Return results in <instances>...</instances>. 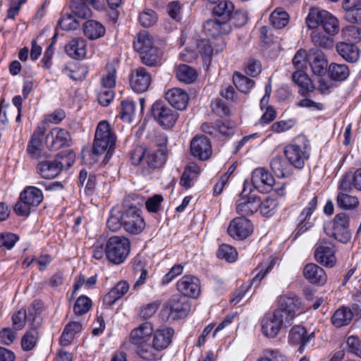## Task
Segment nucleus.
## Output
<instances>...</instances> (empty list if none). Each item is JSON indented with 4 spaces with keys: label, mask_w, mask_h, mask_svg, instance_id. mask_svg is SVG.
Listing matches in <instances>:
<instances>
[{
    "label": "nucleus",
    "mask_w": 361,
    "mask_h": 361,
    "mask_svg": "<svg viewBox=\"0 0 361 361\" xmlns=\"http://www.w3.org/2000/svg\"><path fill=\"white\" fill-rule=\"evenodd\" d=\"M310 145L304 135L298 136L284 147V154L290 164L296 169H302L310 158Z\"/></svg>",
    "instance_id": "5"
},
{
    "label": "nucleus",
    "mask_w": 361,
    "mask_h": 361,
    "mask_svg": "<svg viewBox=\"0 0 361 361\" xmlns=\"http://www.w3.org/2000/svg\"><path fill=\"white\" fill-rule=\"evenodd\" d=\"M317 197L314 196L300 214L298 218V223L296 235L302 234L313 226L314 222L311 216L317 208Z\"/></svg>",
    "instance_id": "18"
},
{
    "label": "nucleus",
    "mask_w": 361,
    "mask_h": 361,
    "mask_svg": "<svg viewBox=\"0 0 361 361\" xmlns=\"http://www.w3.org/2000/svg\"><path fill=\"white\" fill-rule=\"evenodd\" d=\"M234 5L229 1H221L214 8V13L223 21L228 23L233 13Z\"/></svg>",
    "instance_id": "41"
},
{
    "label": "nucleus",
    "mask_w": 361,
    "mask_h": 361,
    "mask_svg": "<svg viewBox=\"0 0 361 361\" xmlns=\"http://www.w3.org/2000/svg\"><path fill=\"white\" fill-rule=\"evenodd\" d=\"M141 210L135 205L124 204V229L132 235L140 233L145 227Z\"/></svg>",
    "instance_id": "10"
},
{
    "label": "nucleus",
    "mask_w": 361,
    "mask_h": 361,
    "mask_svg": "<svg viewBox=\"0 0 361 361\" xmlns=\"http://www.w3.org/2000/svg\"><path fill=\"white\" fill-rule=\"evenodd\" d=\"M353 314L351 310L346 307H341L335 311L331 317L332 324L336 328L348 325L352 321Z\"/></svg>",
    "instance_id": "35"
},
{
    "label": "nucleus",
    "mask_w": 361,
    "mask_h": 361,
    "mask_svg": "<svg viewBox=\"0 0 361 361\" xmlns=\"http://www.w3.org/2000/svg\"><path fill=\"white\" fill-rule=\"evenodd\" d=\"M252 232V224L244 217L233 219L228 228V234L235 239L243 240L248 237Z\"/></svg>",
    "instance_id": "17"
},
{
    "label": "nucleus",
    "mask_w": 361,
    "mask_h": 361,
    "mask_svg": "<svg viewBox=\"0 0 361 361\" xmlns=\"http://www.w3.org/2000/svg\"><path fill=\"white\" fill-rule=\"evenodd\" d=\"M217 256L219 258L225 259L228 262H233L237 259L238 252L233 247L223 244L218 250Z\"/></svg>",
    "instance_id": "53"
},
{
    "label": "nucleus",
    "mask_w": 361,
    "mask_h": 361,
    "mask_svg": "<svg viewBox=\"0 0 361 361\" xmlns=\"http://www.w3.org/2000/svg\"><path fill=\"white\" fill-rule=\"evenodd\" d=\"M75 158V154L69 151L60 153L55 159L57 162L61 163V164H60L61 171L63 169H69L73 164Z\"/></svg>",
    "instance_id": "58"
},
{
    "label": "nucleus",
    "mask_w": 361,
    "mask_h": 361,
    "mask_svg": "<svg viewBox=\"0 0 361 361\" xmlns=\"http://www.w3.org/2000/svg\"><path fill=\"white\" fill-rule=\"evenodd\" d=\"M152 82V75L144 67H138L131 73L130 85L134 92L147 91Z\"/></svg>",
    "instance_id": "14"
},
{
    "label": "nucleus",
    "mask_w": 361,
    "mask_h": 361,
    "mask_svg": "<svg viewBox=\"0 0 361 361\" xmlns=\"http://www.w3.org/2000/svg\"><path fill=\"white\" fill-rule=\"evenodd\" d=\"M165 99L173 108L178 110H184L189 100L188 93L178 87L169 90L165 94Z\"/></svg>",
    "instance_id": "23"
},
{
    "label": "nucleus",
    "mask_w": 361,
    "mask_h": 361,
    "mask_svg": "<svg viewBox=\"0 0 361 361\" xmlns=\"http://www.w3.org/2000/svg\"><path fill=\"white\" fill-rule=\"evenodd\" d=\"M130 252V241L123 236H113L109 238L105 245L106 259L114 264H121Z\"/></svg>",
    "instance_id": "7"
},
{
    "label": "nucleus",
    "mask_w": 361,
    "mask_h": 361,
    "mask_svg": "<svg viewBox=\"0 0 361 361\" xmlns=\"http://www.w3.org/2000/svg\"><path fill=\"white\" fill-rule=\"evenodd\" d=\"M136 354L146 361H159L161 360V352L152 342H145L135 345Z\"/></svg>",
    "instance_id": "28"
},
{
    "label": "nucleus",
    "mask_w": 361,
    "mask_h": 361,
    "mask_svg": "<svg viewBox=\"0 0 361 361\" xmlns=\"http://www.w3.org/2000/svg\"><path fill=\"white\" fill-rule=\"evenodd\" d=\"M314 336L312 332L307 334L306 329L301 326H295L291 328L288 335L289 343L293 345H300L299 350L302 352L305 345L309 343Z\"/></svg>",
    "instance_id": "25"
},
{
    "label": "nucleus",
    "mask_w": 361,
    "mask_h": 361,
    "mask_svg": "<svg viewBox=\"0 0 361 361\" xmlns=\"http://www.w3.org/2000/svg\"><path fill=\"white\" fill-rule=\"evenodd\" d=\"M37 332L35 329L28 330L22 338L21 345L25 350H32L36 344Z\"/></svg>",
    "instance_id": "56"
},
{
    "label": "nucleus",
    "mask_w": 361,
    "mask_h": 361,
    "mask_svg": "<svg viewBox=\"0 0 361 361\" xmlns=\"http://www.w3.org/2000/svg\"><path fill=\"white\" fill-rule=\"evenodd\" d=\"M203 29L204 32L212 37H216L220 35L228 34L231 32V25L221 19H210L207 20L204 25Z\"/></svg>",
    "instance_id": "26"
},
{
    "label": "nucleus",
    "mask_w": 361,
    "mask_h": 361,
    "mask_svg": "<svg viewBox=\"0 0 361 361\" xmlns=\"http://www.w3.org/2000/svg\"><path fill=\"white\" fill-rule=\"evenodd\" d=\"M259 202L255 200L240 198L237 201L236 212L241 215H250L258 209Z\"/></svg>",
    "instance_id": "42"
},
{
    "label": "nucleus",
    "mask_w": 361,
    "mask_h": 361,
    "mask_svg": "<svg viewBox=\"0 0 361 361\" xmlns=\"http://www.w3.org/2000/svg\"><path fill=\"white\" fill-rule=\"evenodd\" d=\"M84 35L91 40L103 37L106 32L104 26L94 20H87L83 25Z\"/></svg>",
    "instance_id": "30"
},
{
    "label": "nucleus",
    "mask_w": 361,
    "mask_h": 361,
    "mask_svg": "<svg viewBox=\"0 0 361 361\" xmlns=\"http://www.w3.org/2000/svg\"><path fill=\"white\" fill-rule=\"evenodd\" d=\"M312 42L318 47L325 49H331L334 47V39L330 36L324 35L319 30L316 29L311 34Z\"/></svg>",
    "instance_id": "46"
},
{
    "label": "nucleus",
    "mask_w": 361,
    "mask_h": 361,
    "mask_svg": "<svg viewBox=\"0 0 361 361\" xmlns=\"http://www.w3.org/2000/svg\"><path fill=\"white\" fill-rule=\"evenodd\" d=\"M87 41L80 37L71 39L65 47L67 54L73 59H82L85 56Z\"/></svg>",
    "instance_id": "29"
},
{
    "label": "nucleus",
    "mask_w": 361,
    "mask_h": 361,
    "mask_svg": "<svg viewBox=\"0 0 361 361\" xmlns=\"http://www.w3.org/2000/svg\"><path fill=\"white\" fill-rule=\"evenodd\" d=\"M166 308L173 319H180L187 316L190 310L189 300L179 294L172 295L167 302Z\"/></svg>",
    "instance_id": "13"
},
{
    "label": "nucleus",
    "mask_w": 361,
    "mask_h": 361,
    "mask_svg": "<svg viewBox=\"0 0 361 361\" xmlns=\"http://www.w3.org/2000/svg\"><path fill=\"white\" fill-rule=\"evenodd\" d=\"M308 63L315 76H323L326 73L327 60L324 53L318 49H311L308 51Z\"/></svg>",
    "instance_id": "20"
},
{
    "label": "nucleus",
    "mask_w": 361,
    "mask_h": 361,
    "mask_svg": "<svg viewBox=\"0 0 361 361\" xmlns=\"http://www.w3.org/2000/svg\"><path fill=\"white\" fill-rule=\"evenodd\" d=\"M301 302L293 293L282 295L279 307L264 314L261 319L262 334L268 338H275L283 327L290 326L296 315L300 314Z\"/></svg>",
    "instance_id": "1"
},
{
    "label": "nucleus",
    "mask_w": 361,
    "mask_h": 361,
    "mask_svg": "<svg viewBox=\"0 0 361 361\" xmlns=\"http://www.w3.org/2000/svg\"><path fill=\"white\" fill-rule=\"evenodd\" d=\"M251 180L253 186L260 192H269L274 183V178L264 168L255 169L252 171Z\"/></svg>",
    "instance_id": "19"
},
{
    "label": "nucleus",
    "mask_w": 361,
    "mask_h": 361,
    "mask_svg": "<svg viewBox=\"0 0 361 361\" xmlns=\"http://www.w3.org/2000/svg\"><path fill=\"white\" fill-rule=\"evenodd\" d=\"M106 226L113 232L124 228V205L122 208L113 207L106 221Z\"/></svg>",
    "instance_id": "32"
},
{
    "label": "nucleus",
    "mask_w": 361,
    "mask_h": 361,
    "mask_svg": "<svg viewBox=\"0 0 361 361\" xmlns=\"http://www.w3.org/2000/svg\"><path fill=\"white\" fill-rule=\"evenodd\" d=\"M321 25L329 35H334L339 31L338 19L328 11L323 13V19Z\"/></svg>",
    "instance_id": "44"
},
{
    "label": "nucleus",
    "mask_w": 361,
    "mask_h": 361,
    "mask_svg": "<svg viewBox=\"0 0 361 361\" xmlns=\"http://www.w3.org/2000/svg\"><path fill=\"white\" fill-rule=\"evenodd\" d=\"M177 79L183 83H192L197 77V73L195 68L186 64L179 65L176 70Z\"/></svg>",
    "instance_id": "38"
},
{
    "label": "nucleus",
    "mask_w": 361,
    "mask_h": 361,
    "mask_svg": "<svg viewBox=\"0 0 361 361\" xmlns=\"http://www.w3.org/2000/svg\"><path fill=\"white\" fill-rule=\"evenodd\" d=\"M71 144V135L67 130L63 128H53L46 137L47 146L53 150L68 147Z\"/></svg>",
    "instance_id": "15"
},
{
    "label": "nucleus",
    "mask_w": 361,
    "mask_h": 361,
    "mask_svg": "<svg viewBox=\"0 0 361 361\" xmlns=\"http://www.w3.org/2000/svg\"><path fill=\"white\" fill-rule=\"evenodd\" d=\"M349 352L361 358V341L359 338L351 336L346 341Z\"/></svg>",
    "instance_id": "62"
},
{
    "label": "nucleus",
    "mask_w": 361,
    "mask_h": 361,
    "mask_svg": "<svg viewBox=\"0 0 361 361\" xmlns=\"http://www.w3.org/2000/svg\"><path fill=\"white\" fill-rule=\"evenodd\" d=\"M71 13L76 18H87L92 16V11L83 2L73 1L71 3Z\"/></svg>",
    "instance_id": "51"
},
{
    "label": "nucleus",
    "mask_w": 361,
    "mask_h": 361,
    "mask_svg": "<svg viewBox=\"0 0 361 361\" xmlns=\"http://www.w3.org/2000/svg\"><path fill=\"white\" fill-rule=\"evenodd\" d=\"M116 81V68L113 63H108L101 76L100 87L114 90Z\"/></svg>",
    "instance_id": "36"
},
{
    "label": "nucleus",
    "mask_w": 361,
    "mask_h": 361,
    "mask_svg": "<svg viewBox=\"0 0 361 361\" xmlns=\"http://www.w3.org/2000/svg\"><path fill=\"white\" fill-rule=\"evenodd\" d=\"M177 290L182 296L196 298L200 293L199 279L191 275L183 276L176 283Z\"/></svg>",
    "instance_id": "16"
},
{
    "label": "nucleus",
    "mask_w": 361,
    "mask_h": 361,
    "mask_svg": "<svg viewBox=\"0 0 361 361\" xmlns=\"http://www.w3.org/2000/svg\"><path fill=\"white\" fill-rule=\"evenodd\" d=\"M97 96L99 103L104 106H108L114 97V92L112 89L103 88L99 87L97 90Z\"/></svg>",
    "instance_id": "57"
},
{
    "label": "nucleus",
    "mask_w": 361,
    "mask_h": 361,
    "mask_svg": "<svg viewBox=\"0 0 361 361\" xmlns=\"http://www.w3.org/2000/svg\"><path fill=\"white\" fill-rule=\"evenodd\" d=\"M92 306L91 300L87 296H80L73 307V310L75 314L82 315L87 312Z\"/></svg>",
    "instance_id": "54"
},
{
    "label": "nucleus",
    "mask_w": 361,
    "mask_h": 361,
    "mask_svg": "<svg viewBox=\"0 0 361 361\" xmlns=\"http://www.w3.org/2000/svg\"><path fill=\"white\" fill-rule=\"evenodd\" d=\"M151 112L154 119L165 129L172 128L178 118V114L162 101L155 102Z\"/></svg>",
    "instance_id": "11"
},
{
    "label": "nucleus",
    "mask_w": 361,
    "mask_h": 361,
    "mask_svg": "<svg viewBox=\"0 0 361 361\" xmlns=\"http://www.w3.org/2000/svg\"><path fill=\"white\" fill-rule=\"evenodd\" d=\"M166 160V153L163 149H154L153 147L137 146L131 152L130 161L133 165L140 166L144 175L161 167Z\"/></svg>",
    "instance_id": "3"
},
{
    "label": "nucleus",
    "mask_w": 361,
    "mask_h": 361,
    "mask_svg": "<svg viewBox=\"0 0 361 361\" xmlns=\"http://www.w3.org/2000/svg\"><path fill=\"white\" fill-rule=\"evenodd\" d=\"M270 167L273 173L279 178H284L290 174L289 164L281 157H274L270 161Z\"/></svg>",
    "instance_id": "39"
},
{
    "label": "nucleus",
    "mask_w": 361,
    "mask_h": 361,
    "mask_svg": "<svg viewBox=\"0 0 361 361\" xmlns=\"http://www.w3.org/2000/svg\"><path fill=\"white\" fill-rule=\"evenodd\" d=\"M45 130L44 127H37L27 147V152L31 159L37 161L36 166L37 173L44 179H51L56 177L61 171V163L57 162L55 159L50 158V155L42 149V139Z\"/></svg>",
    "instance_id": "2"
},
{
    "label": "nucleus",
    "mask_w": 361,
    "mask_h": 361,
    "mask_svg": "<svg viewBox=\"0 0 361 361\" xmlns=\"http://www.w3.org/2000/svg\"><path fill=\"white\" fill-rule=\"evenodd\" d=\"M133 47L140 54L143 64L154 66L157 63L160 51L154 47L153 39L147 31H142L136 35L133 41Z\"/></svg>",
    "instance_id": "6"
},
{
    "label": "nucleus",
    "mask_w": 361,
    "mask_h": 361,
    "mask_svg": "<svg viewBox=\"0 0 361 361\" xmlns=\"http://www.w3.org/2000/svg\"><path fill=\"white\" fill-rule=\"evenodd\" d=\"M164 198L162 195L155 194L149 197L145 202V207L149 212L157 213L161 209V204Z\"/></svg>",
    "instance_id": "60"
},
{
    "label": "nucleus",
    "mask_w": 361,
    "mask_h": 361,
    "mask_svg": "<svg viewBox=\"0 0 361 361\" xmlns=\"http://www.w3.org/2000/svg\"><path fill=\"white\" fill-rule=\"evenodd\" d=\"M293 80L296 85L307 92H312L314 89L308 75L301 70H297L293 73Z\"/></svg>",
    "instance_id": "48"
},
{
    "label": "nucleus",
    "mask_w": 361,
    "mask_h": 361,
    "mask_svg": "<svg viewBox=\"0 0 361 361\" xmlns=\"http://www.w3.org/2000/svg\"><path fill=\"white\" fill-rule=\"evenodd\" d=\"M27 318L25 310H21L13 314L12 317L13 325L16 330L22 329L26 323Z\"/></svg>",
    "instance_id": "63"
},
{
    "label": "nucleus",
    "mask_w": 361,
    "mask_h": 361,
    "mask_svg": "<svg viewBox=\"0 0 361 361\" xmlns=\"http://www.w3.org/2000/svg\"><path fill=\"white\" fill-rule=\"evenodd\" d=\"M336 51L338 54L346 61L354 63L359 58V51L357 47L353 44L340 42L336 44Z\"/></svg>",
    "instance_id": "33"
},
{
    "label": "nucleus",
    "mask_w": 361,
    "mask_h": 361,
    "mask_svg": "<svg viewBox=\"0 0 361 361\" xmlns=\"http://www.w3.org/2000/svg\"><path fill=\"white\" fill-rule=\"evenodd\" d=\"M192 154L200 160L208 159L212 152L211 143L204 136L195 137L190 142Z\"/></svg>",
    "instance_id": "21"
},
{
    "label": "nucleus",
    "mask_w": 361,
    "mask_h": 361,
    "mask_svg": "<svg viewBox=\"0 0 361 361\" xmlns=\"http://www.w3.org/2000/svg\"><path fill=\"white\" fill-rule=\"evenodd\" d=\"M315 260L322 265L331 268L336 263L334 246L328 242H318L315 245Z\"/></svg>",
    "instance_id": "12"
},
{
    "label": "nucleus",
    "mask_w": 361,
    "mask_h": 361,
    "mask_svg": "<svg viewBox=\"0 0 361 361\" xmlns=\"http://www.w3.org/2000/svg\"><path fill=\"white\" fill-rule=\"evenodd\" d=\"M304 277L311 283L324 285L327 281L325 271L317 264L309 263L303 269Z\"/></svg>",
    "instance_id": "24"
},
{
    "label": "nucleus",
    "mask_w": 361,
    "mask_h": 361,
    "mask_svg": "<svg viewBox=\"0 0 361 361\" xmlns=\"http://www.w3.org/2000/svg\"><path fill=\"white\" fill-rule=\"evenodd\" d=\"M18 240L17 235L11 233L0 234V247H5L7 250L11 249Z\"/></svg>",
    "instance_id": "61"
},
{
    "label": "nucleus",
    "mask_w": 361,
    "mask_h": 361,
    "mask_svg": "<svg viewBox=\"0 0 361 361\" xmlns=\"http://www.w3.org/2000/svg\"><path fill=\"white\" fill-rule=\"evenodd\" d=\"M295 124V121L292 119L280 121L272 124L271 130L275 133H281L291 129Z\"/></svg>",
    "instance_id": "64"
},
{
    "label": "nucleus",
    "mask_w": 361,
    "mask_h": 361,
    "mask_svg": "<svg viewBox=\"0 0 361 361\" xmlns=\"http://www.w3.org/2000/svg\"><path fill=\"white\" fill-rule=\"evenodd\" d=\"M174 331L168 326H161L154 331L152 343L161 353L172 342Z\"/></svg>",
    "instance_id": "22"
},
{
    "label": "nucleus",
    "mask_w": 361,
    "mask_h": 361,
    "mask_svg": "<svg viewBox=\"0 0 361 361\" xmlns=\"http://www.w3.org/2000/svg\"><path fill=\"white\" fill-rule=\"evenodd\" d=\"M342 190L349 192L353 188L361 191V169H357L353 173H346L340 183Z\"/></svg>",
    "instance_id": "31"
},
{
    "label": "nucleus",
    "mask_w": 361,
    "mask_h": 361,
    "mask_svg": "<svg viewBox=\"0 0 361 361\" xmlns=\"http://www.w3.org/2000/svg\"><path fill=\"white\" fill-rule=\"evenodd\" d=\"M233 82L235 87L241 92L247 93L254 86L255 82L246 76L235 72L233 76Z\"/></svg>",
    "instance_id": "47"
},
{
    "label": "nucleus",
    "mask_w": 361,
    "mask_h": 361,
    "mask_svg": "<svg viewBox=\"0 0 361 361\" xmlns=\"http://www.w3.org/2000/svg\"><path fill=\"white\" fill-rule=\"evenodd\" d=\"M157 16L155 12L151 9H145L140 13L139 20L143 27L152 26L157 22Z\"/></svg>",
    "instance_id": "59"
},
{
    "label": "nucleus",
    "mask_w": 361,
    "mask_h": 361,
    "mask_svg": "<svg viewBox=\"0 0 361 361\" xmlns=\"http://www.w3.org/2000/svg\"><path fill=\"white\" fill-rule=\"evenodd\" d=\"M357 0H344L343 2V8L346 13L345 18L348 21L352 23L361 24V8L355 6Z\"/></svg>",
    "instance_id": "37"
},
{
    "label": "nucleus",
    "mask_w": 361,
    "mask_h": 361,
    "mask_svg": "<svg viewBox=\"0 0 361 361\" xmlns=\"http://www.w3.org/2000/svg\"><path fill=\"white\" fill-rule=\"evenodd\" d=\"M116 140L110 124L106 121H100L95 132L91 154L92 161H97L98 157L105 154L104 161L107 162L113 154Z\"/></svg>",
    "instance_id": "4"
},
{
    "label": "nucleus",
    "mask_w": 361,
    "mask_h": 361,
    "mask_svg": "<svg viewBox=\"0 0 361 361\" xmlns=\"http://www.w3.org/2000/svg\"><path fill=\"white\" fill-rule=\"evenodd\" d=\"M149 138L151 140L152 146L154 149H163L166 152L167 137L164 133L154 131L150 133Z\"/></svg>",
    "instance_id": "55"
},
{
    "label": "nucleus",
    "mask_w": 361,
    "mask_h": 361,
    "mask_svg": "<svg viewBox=\"0 0 361 361\" xmlns=\"http://www.w3.org/2000/svg\"><path fill=\"white\" fill-rule=\"evenodd\" d=\"M328 75L333 81L343 82L350 75V70L347 65L331 63L327 69Z\"/></svg>",
    "instance_id": "34"
},
{
    "label": "nucleus",
    "mask_w": 361,
    "mask_h": 361,
    "mask_svg": "<svg viewBox=\"0 0 361 361\" xmlns=\"http://www.w3.org/2000/svg\"><path fill=\"white\" fill-rule=\"evenodd\" d=\"M278 205L277 200L273 196H269L259 202L258 209L262 215L270 217L276 212Z\"/></svg>",
    "instance_id": "43"
},
{
    "label": "nucleus",
    "mask_w": 361,
    "mask_h": 361,
    "mask_svg": "<svg viewBox=\"0 0 361 361\" xmlns=\"http://www.w3.org/2000/svg\"><path fill=\"white\" fill-rule=\"evenodd\" d=\"M120 114L123 121L131 123L135 114V103L131 100L122 101Z\"/></svg>",
    "instance_id": "49"
},
{
    "label": "nucleus",
    "mask_w": 361,
    "mask_h": 361,
    "mask_svg": "<svg viewBox=\"0 0 361 361\" xmlns=\"http://www.w3.org/2000/svg\"><path fill=\"white\" fill-rule=\"evenodd\" d=\"M326 11H319L315 8H311L306 18V24L308 28L316 30L321 25L323 19V13Z\"/></svg>",
    "instance_id": "50"
},
{
    "label": "nucleus",
    "mask_w": 361,
    "mask_h": 361,
    "mask_svg": "<svg viewBox=\"0 0 361 361\" xmlns=\"http://www.w3.org/2000/svg\"><path fill=\"white\" fill-rule=\"evenodd\" d=\"M59 24L62 30L66 31L75 30L80 27L79 22L71 13H66L63 14L61 16Z\"/></svg>",
    "instance_id": "52"
},
{
    "label": "nucleus",
    "mask_w": 361,
    "mask_h": 361,
    "mask_svg": "<svg viewBox=\"0 0 361 361\" xmlns=\"http://www.w3.org/2000/svg\"><path fill=\"white\" fill-rule=\"evenodd\" d=\"M154 329L150 322H144L130 333V341L135 346L148 342L152 337Z\"/></svg>",
    "instance_id": "27"
},
{
    "label": "nucleus",
    "mask_w": 361,
    "mask_h": 361,
    "mask_svg": "<svg viewBox=\"0 0 361 361\" xmlns=\"http://www.w3.org/2000/svg\"><path fill=\"white\" fill-rule=\"evenodd\" d=\"M269 20L274 27L281 29L288 25L289 15L282 8H277L271 13Z\"/></svg>",
    "instance_id": "45"
},
{
    "label": "nucleus",
    "mask_w": 361,
    "mask_h": 361,
    "mask_svg": "<svg viewBox=\"0 0 361 361\" xmlns=\"http://www.w3.org/2000/svg\"><path fill=\"white\" fill-rule=\"evenodd\" d=\"M44 197L40 189L35 186H27L20 192L19 200L14 206V212L21 216L30 215L31 209L36 207L43 201Z\"/></svg>",
    "instance_id": "8"
},
{
    "label": "nucleus",
    "mask_w": 361,
    "mask_h": 361,
    "mask_svg": "<svg viewBox=\"0 0 361 361\" xmlns=\"http://www.w3.org/2000/svg\"><path fill=\"white\" fill-rule=\"evenodd\" d=\"M349 225V216L345 213H340L335 216L333 221L324 224V230L329 236L333 237L341 243L346 244L351 240Z\"/></svg>",
    "instance_id": "9"
},
{
    "label": "nucleus",
    "mask_w": 361,
    "mask_h": 361,
    "mask_svg": "<svg viewBox=\"0 0 361 361\" xmlns=\"http://www.w3.org/2000/svg\"><path fill=\"white\" fill-rule=\"evenodd\" d=\"M336 204L341 209L352 210L357 207L359 200L356 196L350 195L343 190L337 195Z\"/></svg>",
    "instance_id": "40"
}]
</instances>
